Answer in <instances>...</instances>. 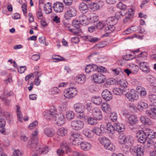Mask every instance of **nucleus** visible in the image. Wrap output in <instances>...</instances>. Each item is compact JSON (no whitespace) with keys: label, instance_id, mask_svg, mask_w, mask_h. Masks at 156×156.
I'll return each instance as SVG.
<instances>
[{"label":"nucleus","instance_id":"1","mask_svg":"<svg viewBox=\"0 0 156 156\" xmlns=\"http://www.w3.org/2000/svg\"><path fill=\"white\" fill-rule=\"evenodd\" d=\"M57 113V110L55 107L52 106L49 110L46 111L43 113L44 117L47 120H54Z\"/></svg>","mask_w":156,"mask_h":156},{"label":"nucleus","instance_id":"2","mask_svg":"<svg viewBox=\"0 0 156 156\" xmlns=\"http://www.w3.org/2000/svg\"><path fill=\"white\" fill-rule=\"evenodd\" d=\"M154 133H152L151 136H150L145 141V144L143 146L144 149V151H147L152 148L154 145L156 143V137H155Z\"/></svg>","mask_w":156,"mask_h":156},{"label":"nucleus","instance_id":"3","mask_svg":"<svg viewBox=\"0 0 156 156\" xmlns=\"http://www.w3.org/2000/svg\"><path fill=\"white\" fill-rule=\"evenodd\" d=\"M134 142L133 137L130 136H126L123 134L119 136V142L120 144H125L127 146H131Z\"/></svg>","mask_w":156,"mask_h":156},{"label":"nucleus","instance_id":"4","mask_svg":"<svg viewBox=\"0 0 156 156\" xmlns=\"http://www.w3.org/2000/svg\"><path fill=\"white\" fill-rule=\"evenodd\" d=\"M152 133V132L150 131L145 132L143 131H140L138 133L139 135L138 136L137 140L140 143H145L147 139L150 136H151Z\"/></svg>","mask_w":156,"mask_h":156},{"label":"nucleus","instance_id":"5","mask_svg":"<svg viewBox=\"0 0 156 156\" xmlns=\"http://www.w3.org/2000/svg\"><path fill=\"white\" fill-rule=\"evenodd\" d=\"M64 93V95L66 98L70 99L73 98L77 94V91L76 88L70 87L66 89Z\"/></svg>","mask_w":156,"mask_h":156},{"label":"nucleus","instance_id":"6","mask_svg":"<svg viewBox=\"0 0 156 156\" xmlns=\"http://www.w3.org/2000/svg\"><path fill=\"white\" fill-rule=\"evenodd\" d=\"M71 126L74 129L80 130L82 129L84 126L83 122L80 120H75L71 122Z\"/></svg>","mask_w":156,"mask_h":156},{"label":"nucleus","instance_id":"7","mask_svg":"<svg viewBox=\"0 0 156 156\" xmlns=\"http://www.w3.org/2000/svg\"><path fill=\"white\" fill-rule=\"evenodd\" d=\"M76 11L73 7L69 8L65 12L64 17L66 20L69 19L72 17L76 16Z\"/></svg>","mask_w":156,"mask_h":156},{"label":"nucleus","instance_id":"8","mask_svg":"<svg viewBox=\"0 0 156 156\" xmlns=\"http://www.w3.org/2000/svg\"><path fill=\"white\" fill-rule=\"evenodd\" d=\"M55 119V123L58 126L62 125L65 122V118L62 113L57 114Z\"/></svg>","mask_w":156,"mask_h":156},{"label":"nucleus","instance_id":"9","mask_svg":"<svg viewBox=\"0 0 156 156\" xmlns=\"http://www.w3.org/2000/svg\"><path fill=\"white\" fill-rule=\"evenodd\" d=\"M92 113L95 119L100 120L102 119L101 111L99 108L97 107L94 108L92 110Z\"/></svg>","mask_w":156,"mask_h":156},{"label":"nucleus","instance_id":"10","mask_svg":"<svg viewBox=\"0 0 156 156\" xmlns=\"http://www.w3.org/2000/svg\"><path fill=\"white\" fill-rule=\"evenodd\" d=\"M93 79L95 83H101L104 82L105 80V76L101 74L97 75L96 74L93 75Z\"/></svg>","mask_w":156,"mask_h":156},{"label":"nucleus","instance_id":"11","mask_svg":"<svg viewBox=\"0 0 156 156\" xmlns=\"http://www.w3.org/2000/svg\"><path fill=\"white\" fill-rule=\"evenodd\" d=\"M53 8L56 12H62L63 9L64 5L62 3L56 2L53 4Z\"/></svg>","mask_w":156,"mask_h":156},{"label":"nucleus","instance_id":"12","mask_svg":"<svg viewBox=\"0 0 156 156\" xmlns=\"http://www.w3.org/2000/svg\"><path fill=\"white\" fill-rule=\"evenodd\" d=\"M34 70L35 71L34 73H31V74H32V77L35 78L34 81V84L38 86L39 84V67L38 66H35L34 68Z\"/></svg>","mask_w":156,"mask_h":156},{"label":"nucleus","instance_id":"13","mask_svg":"<svg viewBox=\"0 0 156 156\" xmlns=\"http://www.w3.org/2000/svg\"><path fill=\"white\" fill-rule=\"evenodd\" d=\"M102 96L106 101H109L112 98L111 93L107 89H105L103 90L102 93Z\"/></svg>","mask_w":156,"mask_h":156},{"label":"nucleus","instance_id":"14","mask_svg":"<svg viewBox=\"0 0 156 156\" xmlns=\"http://www.w3.org/2000/svg\"><path fill=\"white\" fill-rule=\"evenodd\" d=\"M126 97L128 100L131 101H133L135 100H137L138 98L137 95L132 92H129L126 93L125 91V94Z\"/></svg>","mask_w":156,"mask_h":156},{"label":"nucleus","instance_id":"15","mask_svg":"<svg viewBox=\"0 0 156 156\" xmlns=\"http://www.w3.org/2000/svg\"><path fill=\"white\" fill-rule=\"evenodd\" d=\"M79 19L81 25L86 26L89 23L88 18L84 15H80L79 16Z\"/></svg>","mask_w":156,"mask_h":156},{"label":"nucleus","instance_id":"16","mask_svg":"<svg viewBox=\"0 0 156 156\" xmlns=\"http://www.w3.org/2000/svg\"><path fill=\"white\" fill-rule=\"evenodd\" d=\"M118 19L119 18H117V17L115 16L110 17L107 19L105 23L109 25H110V26L111 25L112 26H114L116 23Z\"/></svg>","mask_w":156,"mask_h":156},{"label":"nucleus","instance_id":"17","mask_svg":"<svg viewBox=\"0 0 156 156\" xmlns=\"http://www.w3.org/2000/svg\"><path fill=\"white\" fill-rule=\"evenodd\" d=\"M140 68L143 72L148 73L150 71L148 64L145 62H141L140 63Z\"/></svg>","mask_w":156,"mask_h":156},{"label":"nucleus","instance_id":"18","mask_svg":"<svg viewBox=\"0 0 156 156\" xmlns=\"http://www.w3.org/2000/svg\"><path fill=\"white\" fill-rule=\"evenodd\" d=\"M52 8V4L50 2H47L44 5V11L46 14H49L51 12Z\"/></svg>","mask_w":156,"mask_h":156},{"label":"nucleus","instance_id":"19","mask_svg":"<svg viewBox=\"0 0 156 156\" xmlns=\"http://www.w3.org/2000/svg\"><path fill=\"white\" fill-rule=\"evenodd\" d=\"M75 80L76 82L80 84H83L86 80V77L83 75L80 74L77 76Z\"/></svg>","mask_w":156,"mask_h":156},{"label":"nucleus","instance_id":"20","mask_svg":"<svg viewBox=\"0 0 156 156\" xmlns=\"http://www.w3.org/2000/svg\"><path fill=\"white\" fill-rule=\"evenodd\" d=\"M80 147L82 149L85 151L89 150L91 148L90 144L86 141H82L81 143Z\"/></svg>","mask_w":156,"mask_h":156},{"label":"nucleus","instance_id":"21","mask_svg":"<svg viewBox=\"0 0 156 156\" xmlns=\"http://www.w3.org/2000/svg\"><path fill=\"white\" fill-rule=\"evenodd\" d=\"M44 133L48 136L52 137L54 135L55 132L51 128L47 127L44 129Z\"/></svg>","mask_w":156,"mask_h":156},{"label":"nucleus","instance_id":"22","mask_svg":"<svg viewBox=\"0 0 156 156\" xmlns=\"http://www.w3.org/2000/svg\"><path fill=\"white\" fill-rule=\"evenodd\" d=\"M74 108L75 111L78 113H82L83 107L81 103H77L74 105Z\"/></svg>","mask_w":156,"mask_h":156},{"label":"nucleus","instance_id":"23","mask_svg":"<svg viewBox=\"0 0 156 156\" xmlns=\"http://www.w3.org/2000/svg\"><path fill=\"white\" fill-rule=\"evenodd\" d=\"M68 130L66 128L61 127L59 128L57 132V134L60 136H64L66 135Z\"/></svg>","mask_w":156,"mask_h":156},{"label":"nucleus","instance_id":"24","mask_svg":"<svg viewBox=\"0 0 156 156\" xmlns=\"http://www.w3.org/2000/svg\"><path fill=\"white\" fill-rule=\"evenodd\" d=\"M5 121L2 119H0V132L2 134L5 135V129L4 127L5 125Z\"/></svg>","mask_w":156,"mask_h":156},{"label":"nucleus","instance_id":"25","mask_svg":"<svg viewBox=\"0 0 156 156\" xmlns=\"http://www.w3.org/2000/svg\"><path fill=\"white\" fill-rule=\"evenodd\" d=\"M101 107L102 110L106 113H109L111 110V108L110 105L106 102L102 103Z\"/></svg>","mask_w":156,"mask_h":156},{"label":"nucleus","instance_id":"26","mask_svg":"<svg viewBox=\"0 0 156 156\" xmlns=\"http://www.w3.org/2000/svg\"><path fill=\"white\" fill-rule=\"evenodd\" d=\"M40 20H41L40 23L41 26L44 27H46L48 24L46 22V20L44 17L43 16L41 12V11L40 10Z\"/></svg>","mask_w":156,"mask_h":156},{"label":"nucleus","instance_id":"27","mask_svg":"<svg viewBox=\"0 0 156 156\" xmlns=\"http://www.w3.org/2000/svg\"><path fill=\"white\" fill-rule=\"evenodd\" d=\"M106 132L112 134L115 133V127L114 128L110 123L108 122L106 124Z\"/></svg>","mask_w":156,"mask_h":156},{"label":"nucleus","instance_id":"28","mask_svg":"<svg viewBox=\"0 0 156 156\" xmlns=\"http://www.w3.org/2000/svg\"><path fill=\"white\" fill-rule=\"evenodd\" d=\"M105 31L107 34H110L112 33L115 29V27L114 26H111L109 25H107L105 23Z\"/></svg>","mask_w":156,"mask_h":156},{"label":"nucleus","instance_id":"29","mask_svg":"<svg viewBox=\"0 0 156 156\" xmlns=\"http://www.w3.org/2000/svg\"><path fill=\"white\" fill-rule=\"evenodd\" d=\"M113 92L115 94L121 95L125 94V90L121 89L120 88L116 87L113 88Z\"/></svg>","mask_w":156,"mask_h":156},{"label":"nucleus","instance_id":"30","mask_svg":"<svg viewBox=\"0 0 156 156\" xmlns=\"http://www.w3.org/2000/svg\"><path fill=\"white\" fill-rule=\"evenodd\" d=\"M83 133L88 138H91L93 136L92 131L88 129H84L83 131Z\"/></svg>","mask_w":156,"mask_h":156},{"label":"nucleus","instance_id":"31","mask_svg":"<svg viewBox=\"0 0 156 156\" xmlns=\"http://www.w3.org/2000/svg\"><path fill=\"white\" fill-rule=\"evenodd\" d=\"M137 121V117L134 115H130L128 118V122L130 124H135Z\"/></svg>","mask_w":156,"mask_h":156},{"label":"nucleus","instance_id":"32","mask_svg":"<svg viewBox=\"0 0 156 156\" xmlns=\"http://www.w3.org/2000/svg\"><path fill=\"white\" fill-rule=\"evenodd\" d=\"M114 126L115 129L118 132H122L124 130V126L122 124L118 123L116 124Z\"/></svg>","mask_w":156,"mask_h":156},{"label":"nucleus","instance_id":"33","mask_svg":"<svg viewBox=\"0 0 156 156\" xmlns=\"http://www.w3.org/2000/svg\"><path fill=\"white\" fill-rule=\"evenodd\" d=\"M92 101L94 104L99 105L102 102V99L101 97L95 96L92 98Z\"/></svg>","mask_w":156,"mask_h":156},{"label":"nucleus","instance_id":"34","mask_svg":"<svg viewBox=\"0 0 156 156\" xmlns=\"http://www.w3.org/2000/svg\"><path fill=\"white\" fill-rule=\"evenodd\" d=\"M99 140L101 143L104 145V147L106 145V144H108V143L110 142L108 138L105 137H102L101 138H99Z\"/></svg>","mask_w":156,"mask_h":156},{"label":"nucleus","instance_id":"35","mask_svg":"<svg viewBox=\"0 0 156 156\" xmlns=\"http://www.w3.org/2000/svg\"><path fill=\"white\" fill-rule=\"evenodd\" d=\"M138 27H137L135 26H132L130 27L129 29L126 30L124 33L126 32V33H124V34H128L131 33L137 30Z\"/></svg>","mask_w":156,"mask_h":156},{"label":"nucleus","instance_id":"36","mask_svg":"<svg viewBox=\"0 0 156 156\" xmlns=\"http://www.w3.org/2000/svg\"><path fill=\"white\" fill-rule=\"evenodd\" d=\"M144 148L141 147H138L136 151L135 154L136 156H143L144 155Z\"/></svg>","mask_w":156,"mask_h":156},{"label":"nucleus","instance_id":"37","mask_svg":"<svg viewBox=\"0 0 156 156\" xmlns=\"http://www.w3.org/2000/svg\"><path fill=\"white\" fill-rule=\"evenodd\" d=\"M41 149V151H40V154H43L47 153L49 151L48 147V146H44L40 147Z\"/></svg>","mask_w":156,"mask_h":156},{"label":"nucleus","instance_id":"38","mask_svg":"<svg viewBox=\"0 0 156 156\" xmlns=\"http://www.w3.org/2000/svg\"><path fill=\"white\" fill-rule=\"evenodd\" d=\"M83 141L82 138L80 136L76 139L74 140L73 141H71V143L72 144L74 145H77L79 144L80 145L81 143Z\"/></svg>","mask_w":156,"mask_h":156},{"label":"nucleus","instance_id":"39","mask_svg":"<svg viewBox=\"0 0 156 156\" xmlns=\"http://www.w3.org/2000/svg\"><path fill=\"white\" fill-rule=\"evenodd\" d=\"M72 25L76 28L77 29V30H78V29H80L79 28L80 27L81 25L79 21L75 19L73 21Z\"/></svg>","mask_w":156,"mask_h":156},{"label":"nucleus","instance_id":"40","mask_svg":"<svg viewBox=\"0 0 156 156\" xmlns=\"http://www.w3.org/2000/svg\"><path fill=\"white\" fill-rule=\"evenodd\" d=\"M105 148L107 150L112 151H114L115 149V146L110 142L108 143V144H106Z\"/></svg>","mask_w":156,"mask_h":156},{"label":"nucleus","instance_id":"41","mask_svg":"<svg viewBox=\"0 0 156 156\" xmlns=\"http://www.w3.org/2000/svg\"><path fill=\"white\" fill-rule=\"evenodd\" d=\"M66 118L68 120H71L74 117V113L72 111L67 112L66 113Z\"/></svg>","mask_w":156,"mask_h":156},{"label":"nucleus","instance_id":"42","mask_svg":"<svg viewBox=\"0 0 156 156\" xmlns=\"http://www.w3.org/2000/svg\"><path fill=\"white\" fill-rule=\"evenodd\" d=\"M90 20L91 23H94L98 21V16L95 14H92L90 15Z\"/></svg>","mask_w":156,"mask_h":156},{"label":"nucleus","instance_id":"43","mask_svg":"<svg viewBox=\"0 0 156 156\" xmlns=\"http://www.w3.org/2000/svg\"><path fill=\"white\" fill-rule=\"evenodd\" d=\"M60 148H62L64 151L65 150L67 152L69 151V148L67 144L65 141H63L61 144Z\"/></svg>","mask_w":156,"mask_h":156},{"label":"nucleus","instance_id":"44","mask_svg":"<svg viewBox=\"0 0 156 156\" xmlns=\"http://www.w3.org/2000/svg\"><path fill=\"white\" fill-rule=\"evenodd\" d=\"M90 7L91 9L95 11L99 9L100 5L98 3H92L90 4Z\"/></svg>","mask_w":156,"mask_h":156},{"label":"nucleus","instance_id":"45","mask_svg":"<svg viewBox=\"0 0 156 156\" xmlns=\"http://www.w3.org/2000/svg\"><path fill=\"white\" fill-rule=\"evenodd\" d=\"M97 119L92 117H89L87 120V123L90 125H94L97 123Z\"/></svg>","mask_w":156,"mask_h":156},{"label":"nucleus","instance_id":"46","mask_svg":"<svg viewBox=\"0 0 156 156\" xmlns=\"http://www.w3.org/2000/svg\"><path fill=\"white\" fill-rule=\"evenodd\" d=\"M79 9L81 11H86L87 10V5L84 3H81L79 5Z\"/></svg>","mask_w":156,"mask_h":156},{"label":"nucleus","instance_id":"47","mask_svg":"<svg viewBox=\"0 0 156 156\" xmlns=\"http://www.w3.org/2000/svg\"><path fill=\"white\" fill-rule=\"evenodd\" d=\"M140 119L141 122L143 123H146L149 125H150L151 124V122L149 121L150 120L147 117L142 116L140 117Z\"/></svg>","mask_w":156,"mask_h":156},{"label":"nucleus","instance_id":"48","mask_svg":"<svg viewBox=\"0 0 156 156\" xmlns=\"http://www.w3.org/2000/svg\"><path fill=\"white\" fill-rule=\"evenodd\" d=\"M80 136V135L79 133H73L71 134L70 136V140L72 141L77 139Z\"/></svg>","mask_w":156,"mask_h":156},{"label":"nucleus","instance_id":"49","mask_svg":"<svg viewBox=\"0 0 156 156\" xmlns=\"http://www.w3.org/2000/svg\"><path fill=\"white\" fill-rule=\"evenodd\" d=\"M119 84L120 86L124 88L126 87L128 85V83L123 80H120L119 81Z\"/></svg>","mask_w":156,"mask_h":156},{"label":"nucleus","instance_id":"50","mask_svg":"<svg viewBox=\"0 0 156 156\" xmlns=\"http://www.w3.org/2000/svg\"><path fill=\"white\" fill-rule=\"evenodd\" d=\"M146 113L150 118L154 119H156V116L152 113L151 110L146 111Z\"/></svg>","mask_w":156,"mask_h":156},{"label":"nucleus","instance_id":"51","mask_svg":"<svg viewBox=\"0 0 156 156\" xmlns=\"http://www.w3.org/2000/svg\"><path fill=\"white\" fill-rule=\"evenodd\" d=\"M149 99L150 101L153 103H156V95L154 94H151L149 95Z\"/></svg>","mask_w":156,"mask_h":156},{"label":"nucleus","instance_id":"52","mask_svg":"<svg viewBox=\"0 0 156 156\" xmlns=\"http://www.w3.org/2000/svg\"><path fill=\"white\" fill-rule=\"evenodd\" d=\"M110 117L113 122L116 121L117 120V115L115 112H112L110 114Z\"/></svg>","mask_w":156,"mask_h":156},{"label":"nucleus","instance_id":"53","mask_svg":"<svg viewBox=\"0 0 156 156\" xmlns=\"http://www.w3.org/2000/svg\"><path fill=\"white\" fill-rule=\"evenodd\" d=\"M50 92L52 94H56L60 92V90L57 87H54L50 90Z\"/></svg>","mask_w":156,"mask_h":156},{"label":"nucleus","instance_id":"54","mask_svg":"<svg viewBox=\"0 0 156 156\" xmlns=\"http://www.w3.org/2000/svg\"><path fill=\"white\" fill-rule=\"evenodd\" d=\"M1 95H3L4 97H8L12 95L13 93L12 92L10 91L8 92L7 91H4L3 92H1Z\"/></svg>","mask_w":156,"mask_h":156},{"label":"nucleus","instance_id":"55","mask_svg":"<svg viewBox=\"0 0 156 156\" xmlns=\"http://www.w3.org/2000/svg\"><path fill=\"white\" fill-rule=\"evenodd\" d=\"M92 131L93 133H94L98 136H100L101 133V130L98 128H95Z\"/></svg>","mask_w":156,"mask_h":156},{"label":"nucleus","instance_id":"56","mask_svg":"<svg viewBox=\"0 0 156 156\" xmlns=\"http://www.w3.org/2000/svg\"><path fill=\"white\" fill-rule=\"evenodd\" d=\"M0 97L2 100V101L6 105H9L10 101L9 100L6 99L3 95H1Z\"/></svg>","mask_w":156,"mask_h":156},{"label":"nucleus","instance_id":"57","mask_svg":"<svg viewBox=\"0 0 156 156\" xmlns=\"http://www.w3.org/2000/svg\"><path fill=\"white\" fill-rule=\"evenodd\" d=\"M38 122L37 121H34L29 125L28 128L30 129H32L35 128L38 125Z\"/></svg>","mask_w":156,"mask_h":156},{"label":"nucleus","instance_id":"58","mask_svg":"<svg viewBox=\"0 0 156 156\" xmlns=\"http://www.w3.org/2000/svg\"><path fill=\"white\" fill-rule=\"evenodd\" d=\"M118 8L122 10L125 9H126V6L122 3L119 2L117 5Z\"/></svg>","mask_w":156,"mask_h":156},{"label":"nucleus","instance_id":"59","mask_svg":"<svg viewBox=\"0 0 156 156\" xmlns=\"http://www.w3.org/2000/svg\"><path fill=\"white\" fill-rule=\"evenodd\" d=\"M105 23H104L102 22H99L96 25V27L100 30L102 29L104 27H105Z\"/></svg>","mask_w":156,"mask_h":156},{"label":"nucleus","instance_id":"60","mask_svg":"<svg viewBox=\"0 0 156 156\" xmlns=\"http://www.w3.org/2000/svg\"><path fill=\"white\" fill-rule=\"evenodd\" d=\"M64 150L62 148H60L57 150V153L59 156H62L63 155L64 153Z\"/></svg>","mask_w":156,"mask_h":156},{"label":"nucleus","instance_id":"61","mask_svg":"<svg viewBox=\"0 0 156 156\" xmlns=\"http://www.w3.org/2000/svg\"><path fill=\"white\" fill-rule=\"evenodd\" d=\"M26 69V67L25 66H21L18 69V70L20 73H22L24 72Z\"/></svg>","mask_w":156,"mask_h":156},{"label":"nucleus","instance_id":"62","mask_svg":"<svg viewBox=\"0 0 156 156\" xmlns=\"http://www.w3.org/2000/svg\"><path fill=\"white\" fill-rule=\"evenodd\" d=\"M130 147V146H127L125 144H123L122 147V150L124 152L126 153L129 151Z\"/></svg>","mask_w":156,"mask_h":156},{"label":"nucleus","instance_id":"63","mask_svg":"<svg viewBox=\"0 0 156 156\" xmlns=\"http://www.w3.org/2000/svg\"><path fill=\"white\" fill-rule=\"evenodd\" d=\"M85 71L87 73H89L92 72L91 70V65L89 64L85 68Z\"/></svg>","mask_w":156,"mask_h":156},{"label":"nucleus","instance_id":"64","mask_svg":"<svg viewBox=\"0 0 156 156\" xmlns=\"http://www.w3.org/2000/svg\"><path fill=\"white\" fill-rule=\"evenodd\" d=\"M73 155L74 156H87V155L79 153L76 151H73Z\"/></svg>","mask_w":156,"mask_h":156}]
</instances>
